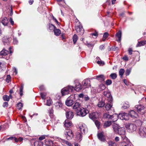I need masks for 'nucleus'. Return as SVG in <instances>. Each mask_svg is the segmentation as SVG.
<instances>
[{
  "instance_id": "603ef678",
  "label": "nucleus",
  "mask_w": 146,
  "mask_h": 146,
  "mask_svg": "<svg viewBox=\"0 0 146 146\" xmlns=\"http://www.w3.org/2000/svg\"><path fill=\"white\" fill-rule=\"evenodd\" d=\"M112 83V81L110 80H108L106 81V84L107 85H109Z\"/></svg>"
},
{
  "instance_id": "58836bf2",
  "label": "nucleus",
  "mask_w": 146,
  "mask_h": 146,
  "mask_svg": "<svg viewBox=\"0 0 146 146\" xmlns=\"http://www.w3.org/2000/svg\"><path fill=\"white\" fill-rule=\"evenodd\" d=\"M125 72V70L123 69H121L119 71V74L121 77H122Z\"/></svg>"
},
{
  "instance_id": "4468645a",
  "label": "nucleus",
  "mask_w": 146,
  "mask_h": 146,
  "mask_svg": "<svg viewBox=\"0 0 146 146\" xmlns=\"http://www.w3.org/2000/svg\"><path fill=\"white\" fill-rule=\"evenodd\" d=\"M82 108L80 104L77 102L75 103L74 105L73 106V109L74 110H76L80 109Z\"/></svg>"
},
{
  "instance_id": "37998d69",
  "label": "nucleus",
  "mask_w": 146,
  "mask_h": 146,
  "mask_svg": "<svg viewBox=\"0 0 146 146\" xmlns=\"http://www.w3.org/2000/svg\"><path fill=\"white\" fill-rule=\"evenodd\" d=\"M105 103L103 102H100L98 104V106L99 107H103L105 105Z\"/></svg>"
},
{
  "instance_id": "de8ad7c7",
  "label": "nucleus",
  "mask_w": 146,
  "mask_h": 146,
  "mask_svg": "<svg viewBox=\"0 0 146 146\" xmlns=\"http://www.w3.org/2000/svg\"><path fill=\"white\" fill-rule=\"evenodd\" d=\"M40 96L41 98L44 100L45 99V96H46V94L44 93H41Z\"/></svg>"
},
{
  "instance_id": "f03ea898",
  "label": "nucleus",
  "mask_w": 146,
  "mask_h": 146,
  "mask_svg": "<svg viewBox=\"0 0 146 146\" xmlns=\"http://www.w3.org/2000/svg\"><path fill=\"white\" fill-rule=\"evenodd\" d=\"M125 127L126 128L128 132L131 133L135 131L137 129L136 126L132 123H126L125 125Z\"/></svg>"
},
{
  "instance_id": "20e7f679",
  "label": "nucleus",
  "mask_w": 146,
  "mask_h": 146,
  "mask_svg": "<svg viewBox=\"0 0 146 146\" xmlns=\"http://www.w3.org/2000/svg\"><path fill=\"white\" fill-rule=\"evenodd\" d=\"M64 134L66 139L70 140L73 137L74 134L72 130L70 129H66L64 131Z\"/></svg>"
},
{
  "instance_id": "49530a36",
  "label": "nucleus",
  "mask_w": 146,
  "mask_h": 146,
  "mask_svg": "<svg viewBox=\"0 0 146 146\" xmlns=\"http://www.w3.org/2000/svg\"><path fill=\"white\" fill-rule=\"evenodd\" d=\"M131 71V68H130L127 69L125 72V75L126 76H128L129 75Z\"/></svg>"
},
{
  "instance_id": "a18cd8bd",
  "label": "nucleus",
  "mask_w": 146,
  "mask_h": 146,
  "mask_svg": "<svg viewBox=\"0 0 146 146\" xmlns=\"http://www.w3.org/2000/svg\"><path fill=\"white\" fill-rule=\"evenodd\" d=\"M99 88L101 89V90H103L105 89L106 86L104 84H101L100 85Z\"/></svg>"
},
{
  "instance_id": "5fc2aeb1",
  "label": "nucleus",
  "mask_w": 146,
  "mask_h": 146,
  "mask_svg": "<svg viewBox=\"0 0 146 146\" xmlns=\"http://www.w3.org/2000/svg\"><path fill=\"white\" fill-rule=\"evenodd\" d=\"M129 106L128 104L125 103L123 104V107L124 108L126 109L127 108H129Z\"/></svg>"
},
{
  "instance_id": "e433bc0d",
  "label": "nucleus",
  "mask_w": 146,
  "mask_h": 146,
  "mask_svg": "<svg viewBox=\"0 0 146 146\" xmlns=\"http://www.w3.org/2000/svg\"><path fill=\"white\" fill-rule=\"evenodd\" d=\"M110 77L113 79H115L117 77V75L116 73H112L110 76Z\"/></svg>"
},
{
  "instance_id": "c85d7f7f",
  "label": "nucleus",
  "mask_w": 146,
  "mask_h": 146,
  "mask_svg": "<svg viewBox=\"0 0 146 146\" xmlns=\"http://www.w3.org/2000/svg\"><path fill=\"white\" fill-rule=\"evenodd\" d=\"M111 102H110V104L108 103L105 106V108L107 110H109L112 108V104Z\"/></svg>"
},
{
  "instance_id": "6e6552de",
  "label": "nucleus",
  "mask_w": 146,
  "mask_h": 146,
  "mask_svg": "<svg viewBox=\"0 0 146 146\" xmlns=\"http://www.w3.org/2000/svg\"><path fill=\"white\" fill-rule=\"evenodd\" d=\"M66 116L67 119H71L74 117V113L71 110H67L66 111Z\"/></svg>"
},
{
  "instance_id": "1a4fd4ad",
  "label": "nucleus",
  "mask_w": 146,
  "mask_h": 146,
  "mask_svg": "<svg viewBox=\"0 0 146 146\" xmlns=\"http://www.w3.org/2000/svg\"><path fill=\"white\" fill-rule=\"evenodd\" d=\"M104 95L107 98V100L109 102H111L113 99L110 93L108 91H106L104 92Z\"/></svg>"
},
{
  "instance_id": "9b49d317",
  "label": "nucleus",
  "mask_w": 146,
  "mask_h": 146,
  "mask_svg": "<svg viewBox=\"0 0 146 146\" xmlns=\"http://www.w3.org/2000/svg\"><path fill=\"white\" fill-rule=\"evenodd\" d=\"M139 133L142 136L145 137L146 136V128L141 127L139 131Z\"/></svg>"
},
{
  "instance_id": "ddd939ff",
  "label": "nucleus",
  "mask_w": 146,
  "mask_h": 146,
  "mask_svg": "<svg viewBox=\"0 0 146 146\" xmlns=\"http://www.w3.org/2000/svg\"><path fill=\"white\" fill-rule=\"evenodd\" d=\"M89 117L90 118L93 120H95L98 117L97 113L93 112L90 114Z\"/></svg>"
},
{
  "instance_id": "7c9ffc66",
  "label": "nucleus",
  "mask_w": 146,
  "mask_h": 146,
  "mask_svg": "<svg viewBox=\"0 0 146 146\" xmlns=\"http://www.w3.org/2000/svg\"><path fill=\"white\" fill-rule=\"evenodd\" d=\"M122 146H131L132 144L131 143L129 142H123L121 143Z\"/></svg>"
},
{
  "instance_id": "dca6fc26",
  "label": "nucleus",
  "mask_w": 146,
  "mask_h": 146,
  "mask_svg": "<svg viewBox=\"0 0 146 146\" xmlns=\"http://www.w3.org/2000/svg\"><path fill=\"white\" fill-rule=\"evenodd\" d=\"M98 139L101 141L104 142L106 141L104 136L102 133H99L97 135Z\"/></svg>"
},
{
  "instance_id": "39448f33",
  "label": "nucleus",
  "mask_w": 146,
  "mask_h": 146,
  "mask_svg": "<svg viewBox=\"0 0 146 146\" xmlns=\"http://www.w3.org/2000/svg\"><path fill=\"white\" fill-rule=\"evenodd\" d=\"M135 108L137 110V112L141 114H143L145 113V107L142 105H138L135 106Z\"/></svg>"
},
{
  "instance_id": "5701e85b",
  "label": "nucleus",
  "mask_w": 146,
  "mask_h": 146,
  "mask_svg": "<svg viewBox=\"0 0 146 146\" xmlns=\"http://www.w3.org/2000/svg\"><path fill=\"white\" fill-rule=\"evenodd\" d=\"M116 36L118 38V39L117 41L118 42H120L121 40V31H119L116 35Z\"/></svg>"
},
{
  "instance_id": "f8f14e48",
  "label": "nucleus",
  "mask_w": 146,
  "mask_h": 146,
  "mask_svg": "<svg viewBox=\"0 0 146 146\" xmlns=\"http://www.w3.org/2000/svg\"><path fill=\"white\" fill-rule=\"evenodd\" d=\"M75 29L77 32L80 33V35H82L83 34V30L81 25H79L76 26Z\"/></svg>"
},
{
  "instance_id": "aec40b11",
  "label": "nucleus",
  "mask_w": 146,
  "mask_h": 146,
  "mask_svg": "<svg viewBox=\"0 0 146 146\" xmlns=\"http://www.w3.org/2000/svg\"><path fill=\"white\" fill-rule=\"evenodd\" d=\"M65 103L66 105L68 106H72L74 103V101L72 100H70L67 99L65 102Z\"/></svg>"
},
{
  "instance_id": "f704fd0d",
  "label": "nucleus",
  "mask_w": 146,
  "mask_h": 146,
  "mask_svg": "<svg viewBox=\"0 0 146 146\" xmlns=\"http://www.w3.org/2000/svg\"><path fill=\"white\" fill-rule=\"evenodd\" d=\"M111 123V121H107L104 123V127H106L110 126Z\"/></svg>"
},
{
  "instance_id": "864d4df0",
  "label": "nucleus",
  "mask_w": 146,
  "mask_h": 146,
  "mask_svg": "<svg viewBox=\"0 0 146 146\" xmlns=\"http://www.w3.org/2000/svg\"><path fill=\"white\" fill-rule=\"evenodd\" d=\"M95 123L97 127L98 128L100 125V122L97 120H96L95 122Z\"/></svg>"
},
{
  "instance_id": "7ed1b4c3",
  "label": "nucleus",
  "mask_w": 146,
  "mask_h": 146,
  "mask_svg": "<svg viewBox=\"0 0 146 146\" xmlns=\"http://www.w3.org/2000/svg\"><path fill=\"white\" fill-rule=\"evenodd\" d=\"M74 88L72 86H68L64 88L61 90L62 95L64 96L68 94L69 92H72Z\"/></svg>"
},
{
  "instance_id": "a19ab883",
  "label": "nucleus",
  "mask_w": 146,
  "mask_h": 146,
  "mask_svg": "<svg viewBox=\"0 0 146 146\" xmlns=\"http://www.w3.org/2000/svg\"><path fill=\"white\" fill-rule=\"evenodd\" d=\"M3 98L4 101H8L10 99L9 96L7 95H4L3 96Z\"/></svg>"
},
{
  "instance_id": "b1692460",
  "label": "nucleus",
  "mask_w": 146,
  "mask_h": 146,
  "mask_svg": "<svg viewBox=\"0 0 146 146\" xmlns=\"http://www.w3.org/2000/svg\"><path fill=\"white\" fill-rule=\"evenodd\" d=\"M64 125L66 127H69L71 125L72 123L68 120H66L64 122Z\"/></svg>"
},
{
  "instance_id": "6e6d98bb",
  "label": "nucleus",
  "mask_w": 146,
  "mask_h": 146,
  "mask_svg": "<svg viewBox=\"0 0 146 146\" xmlns=\"http://www.w3.org/2000/svg\"><path fill=\"white\" fill-rule=\"evenodd\" d=\"M13 43L14 44H17L18 43V41L16 38H14L13 39Z\"/></svg>"
},
{
  "instance_id": "f257e3e1",
  "label": "nucleus",
  "mask_w": 146,
  "mask_h": 146,
  "mask_svg": "<svg viewBox=\"0 0 146 146\" xmlns=\"http://www.w3.org/2000/svg\"><path fill=\"white\" fill-rule=\"evenodd\" d=\"M112 127L114 132L119 135H124L125 133V129L123 127H119L116 124H114L112 125Z\"/></svg>"
},
{
  "instance_id": "2eb2a0df",
  "label": "nucleus",
  "mask_w": 146,
  "mask_h": 146,
  "mask_svg": "<svg viewBox=\"0 0 146 146\" xmlns=\"http://www.w3.org/2000/svg\"><path fill=\"white\" fill-rule=\"evenodd\" d=\"M115 115H111L108 113H106L104 114L103 115V117L104 118L109 119H112L115 116Z\"/></svg>"
},
{
  "instance_id": "13d9d810",
  "label": "nucleus",
  "mask_w": 146,
  "mask_h": 146,
  "mask_svg": "<svg viewBox=\"0 0 146 146\" xmlns=\"http://www.w3.org/2000/svg\"><path fill=\"white\" fill-rule=\"evenodd\" d=\"M66 141L64 139H61L60 140V142H61V143L63 145H65V142Z\"/></svg>"
},
{
  "instance_id": "a211bd4d",
  "label": "nucleus",
  "mask_w": 146,
  "mask_h": 146,
  "mask_svg": "<svg viewBox=\"0 0 146 146\" xmlns=\"http://www.w3.org/2000/svg\"><path fill=\"white\" fill-rule=\"evenodd\" d=\"M129 114L132 117L137 118L138 116L137 113L133 110L130 111L129 113Z\"/></svg>"
},
{
  "instance_id": "473e14b6",
  "label": "nucleus",
  "mask_w": 146,
  "mask_h": 146,
  "mask_svg": "<svg viewBox=\"0 0 146 146\" xmlns=\"http://www.w3.org/2000/svg\"><path fill=\"white\" fill-rule=\"evenodd\" d=\"M76 136L77 139L80 141L81 140L82 138V135L79 132H78L76 134Z\"/></svg>"
},
{
  "instance_id": "680f3d73",
  "label": "nucleus",
  "mask_w": 146,
  "mask_h": 146,
  "mask_svg": "<svg viewBox=\"0 0 146 146\" xmlns=\"http://www.w3.org/2000/svg\"><path fill=\"white\" fill-rule=\"evenodd\" d=\"M66 145L69 146H71V144L69 143L68 141H66L65 142V145Z\"/></svg>"
},
{
  "instance_id": "0eeeda50",
  "label": "nucleus",
  "mask_w": 146,
  "mask_h": 146,
  "mask_svg": "<svg viewBox=\"0 0 146 146\" xmlns=\"http://www.w3.org/2000/svg\"><path fill=\"white\" fill-rule=\"evenodd\" d=\"M115 116L118 117L119 118L122 120H127L129 119L128 115L125 112L120 113L118 115H116Z\"/></svg>"
},
{
  "instance_id": "3c124183",
  "label": "nucleus",
  "mask_w": 146,
  "mask_h": 146,
  "mask_svg": "<svg viewBox=\"0 0 146 146\" xmlns=\"http://www.w3.org/2000/svg\"><path fill=\"white\" fill-rule=\"evenodd\" d=\"M11 79V77L9 75H7L6 79V81L7 82L9 83Z\"/></svg>"
},
{
  "instance_id": "a878e982",
  "label": "nucleus",
  "mask_w": 146,
  "mask_h": 146,
  "mask_svg": "<svg viewBox=\"0 0 146 146\" xmlns=\"http://www.w3.org/2000/svg\"><path fill=\"white\" fill-rule=\"evenodd\" d=\"M55 106L57 109H59L60 108L62 107V104L61 102L58 101L55 103Z\"/></svg>"
},
{
  "instance_id": "cd10ccee",
  "label": "nucleus",
  "mask_w": 146,
  "mask_h": 146,
  "mask_svg": "<svg viewBox=\"0 0 146 146\" xmlns=\"http://www.w3.org/2000/svg\"><path fill=\"white\" fill-rule=\"evenodd\" d=\"M1 23L4 25L7 26L8 23V21L6 18H4L2 20Z\"/></svg>"
},
{
  "instance_id": "9d476101",
  "label": "nucleus",
  "mask_w": 146,
  "mask_h": 146,
  "mask_svg": "<svg viewBox=\"0 0 146 146\" xmlns=\"http://www.w3.org/2000/svg\"><path fill=\"white\" fill-rule=\"evenodd\" d=\"M79 129L82 133H85L88 131V129L86 125L84 124L80 125L79 127Z\"/></svg>"
},
{
  "instance_id": "bb28decb",
  "label": "nucleus",
  "mask_w": 146,
  "mask_h": 146,
  "mask_svg": "<svg viewBox=\"0 0 146 146\" xmlns=\"http://www.w3.org/2000/svg\"><path fill=\"white\" fill-rule=\"evenodd\" d=\"M90 82V81L88 80H84L82 82V84L83 86H85V87H87L88 86H89V82Z\"/></svg>"
},
{
  "instance_id": "4c0bfd02",
  "label": "nucleus",
  "mask_w": 146,
  "mask_h": 146,
  "mask_svg": "<svg viewBox=\"0 0 146 146\" xmlns=\"http://www.w3.org/2000/svg\"><path fill=\"white\" fill-rule=\"evenodd\" d=\"M17 108L19 110H21L22 109L23 106V104L21 102H19L17 104Z\"/></svg>"
},
{
  "instance_id": "052dcab7",
  "label": "nucleus",
  "mask_w": 146,
  "mask_h": 146,
  "mask_svg": "<svg viewBox=\"0 0 146 146\" xmlns=\"http://www.w3.org/2000/svg\"><path fill=\"white\" fill-rule=\"evenodd\" d=\"M91 35H92V36H96L98 35V33L96 32L95 33L91 34Z\"/></svg>"
},
{
  "instance_id": "338daca9",
  "label": "nucleus",
  "mask_w": 146,
  "mask_h": 146,
  "mask_svg": "<svg viewBox=\"0 0 146 146\" xmlns=\"http://www.w3.org/2000/svg\"><path fill=\"white\" fill-rule=\"evenodd\" d=\"M99 48L101 50H102L104 49V46L103 45H101L100 46Z\"/></svg>"
},
{
  "instance_id": "774afa93",
  "label": "nucleus",
  "mask_w": 146,
  "mask_h": 146,
  "mask_svg": "<svg viewBox=\"0 0 146 146\" xmlns=\"http://www.w3.org/2000/svg\"><path fill=\"white\" fill-rule=\"evenodd\" d=\"M115 140L116 142H118L119 140V138L118 137H116L115 138Z\"/></svg>"
},
{
  "instance_id": "2f4dec72",
  "label": "nucleus",
  "mask_w": 146,
  "mask_h": 146,
  "mask_svg": "<svg viewBox=\"0 0 146 146\" xmlns=\"http://www.w3.org/2000/svg\"><path fill=\"white\" fill-rule=\"evenodd\" d=\"M146 44V41L138 42V44L136 46L137 47L143 46Z\"/></svg>"
},
{
  "instance_id": "c03bdc74",
  "label": "nucleus",
  "mask_w": 146,
  "mask_h": 146,
  "mask_svg": "<svg viewBox=\"0 0 146 146\" xmlns=\"http://www.w3.org/2000/svg\"><path fill=\"white\" fill-rule=\"evenodd\" d=\"M52 103V101L51 99H49L48 100H47L46 102V105L50 106L51 104Z\"/></svg>"
},
{
  "instance_id": "c756f323",
  "label": "nucleus",
  "mask_w": 146,
  "mask_h": 146,
  "mask_svg": "<svg viewBox=\"0 0 146 146\" xmlns=\"http://www.w3.org/2000/svg\"><path fill=\"white\" fill-rule=\"evenodd\" d=\"M54 33L56 35L58 36L61 34V31L59 29H56H56H54Z\"/></svg>"
},
{
  "instance_id": "0e129e2a",
  "label": "nucleus",
  "mask_w": 146,
  "mask_h": 146,
  "mask_svg": "<svg viewBox=\"0 0 146 146\" xmlns=\"http://www.w3.org/2000/svg\"><path fill=\"white\" fill-rule=\"evenodd\" d=\"M86 44L88 47H91L94 46L93 44L89 43H87Z\"/></svg>"
},
{
  "instance_id": "f3484780",
  "label": "nucleus",
  "mask_w": 146,
  "mask_h": 146,
  "mask_svg": "<svg viewBox=\"0 0 146 146\" xmlns=\"http://www.w3.org/2000/svg\"><path fill=\"white\" fill-rule=\"evenodd\" d=\"M96 78L101 82L104 81L105 80V77L103 75H100L96 76Z\"/></svg>"
},
{
  "instance_id": "393cba45",
  "label": "nucleus",
  "mask_w": 146,
  "mask_h": 146,
  "mask_svg": "<svg viewBox=\"0 0 146 146\" xmlns=\"http://www.w3.org/2000/svg\"><path fill=\"white\" fill-rule=\"evenodd\" d=\"M107 143L108 146H118L117 143L111 141H109Z\"/></svg>"
},
{
  "instance_id": "4d7b16f0",
  "label": "nucleus",
  "mask_w": 146,
  "mask_h": 146,
  "mask_svg": "<svg viewBox=\"0 0 146 146\" xmlns=\"http://www.w3.org/2000/svg\"><path fill=\"white\" fill-rule=\"evenodd\" d=\"M8 104L7 102H5L3 103V106L4 107H8Z\"/></svg>"
},
{
  "instance_id": "8fccbe9b",
  "label": "nucleus",
  "mask_w": 146,
  "mask_h": 146,
  "mask_svg": "<svg viewBox=\"0 0 146 146\" xmlns=\"http://www.w3.org/2000/svg\"><path fill=\"white\" fill-rule=\"evenodd\" d=\"M97 63L99 65H100L101 66H103L105 64L104 62L102 61H98L97 62Z\"/></svg>"
},
{
  "instance_id": "79ce46f5",
  "label": "nucleus",
  "mask_w": 146,
  "mask_h": 146,
  "mask_svg": "<svg viewBox=\"0 0 146 146\" xmlns=\"http://www.w3.org/2000/svg\"><path fill=\"white\" fill-rule=\"evenodd\" d=\"M23 85H21L20 89V92L19 93L21 96H22L23 95Z\"/></svg>"
},
{
  "instance_id": "09e8293b",
  "label": "nucleus",
  "mask_w": 146,
  "mask_h": 146,
  "mask_svg": "<svg viewBox=\"0 0 146 146\" xmlns=\"http://www.w3.org/2000/svg\"><path fill=\"white\" fill-rule=\"evenodd\" d=\"M49 28L50 30H54V29H55L56 28L54 25L52 24H51L49 25Z\"/></svg>"
},
{
  "instance_id": "69168bd1",
  "label": "nucleus",
  "mask_w": 146,
  "mask_h": 146,
  "mask_svg": "<svg viewBox=\"0 0 146 146\" xmlns=\"http://www.w3.org/2000/svg\"><path fill=\"white\" fill-rule=\"evenodd\" d=\"M129 54V55H131L132 54V50L131 48H129L128 50Z\"/></svg>"
},
{
  "instance_id": "c9c22d12",
  "label": "nucleus",
  "mask_w": 146,
  "mask_h": 146,
  "mask_svg": "<svg viewBox=\"0 0 146 146\" xmlns=\"http://www.w3.org/2000/svg\"><path fill=\"white\" fill-rule=\"evenodd\" d=\"M78 38L77 36L76 35H74L73 37V40L74 43L75 44Z\"/></svg>"
},
{
  "instance_id": "e2e57ef3",
  "label": "nucleus",
  "mask_w": 146,
  "mask_h": 146,
  "mask_svg": "<svg viewBox=\"0 0 146 146\" xmlns=\"http://www.w3.org/2000/svg\"><path fill=\"white\" fill-rule=\"evenodd\" d=\"M84 98L86 101H88L89 100V98L87 96H85Z\"/></svg>"
},
{
  "instance_id": "bf43d9fd",
  "label": "nucleus",
  "mask_w": 146,
  "mask_h": 146,
  "mask_svg": "<svg viewBox=\"0 0 146 146\" xmlns=\"http://www.w3.org/2000/svg\"><path fill=\"white\" fill-rule=\"evenodd\" d=\"M39 88L40 90H43L45 89L43 85L40 86Z\"/></svg>"
},
{
  "instance_id": "6ab92c4d",
  "label": "nucleus",
  "mask_w": 146,
  "mask_h": 146,
  "mask_svg": "<svg viewBox=\"0 0 146 146\" xmlns=\"http://www.w3.org/2000/svg\"><path fill=\"white\" fill-rule=\"evenodd\" d=\"M9 53V51L3 49L0 52V56H5L7 55Z\"/></svg>"
},
{
  "instance_id": "412c9836",
  "label": "nucleus",
  "mask_w": 146,
  "mask_h": 146,
  "mask_svg": "<svg viewBox=\"0 0 146 146\" xmlns=\"http://www.w3.org/2000/svg\"><path fill=\"white\" fill-rule=\"evenodd\" d=\"M45 138V137L44 135H42L38 138V140L40 141H38V143L39 144L38 146H42L43 142L40 141L44 139Z\"/></svg>"
},
{
  "instance_id": "423d86ee",
  "label": "nucleus",
  "mask_w": 146,
  "mask_h": 146,
  "mask_svg": "<svg viewBox=\"0 0 146 146\" xmlns=\"http://www.w3.org/2000/svg\"><path fill=\"white\" fill-rule=\"evenodd\" d=\"M76 112L78 115L82 117L85 116L87 114L86 110L83 107L76 110Z\"/></svg>"
},
{
  "instance_id": "72a5a7b5",
  "label": "nucleus",
  "mask_w": 146,
  "mask_h": 146,
  "mask_svg": "<svg viewBox=\"0 0 146 146\" xmlns=\"http://www.w3.org/2000/svg\"><path fill=\"white\" fill-rule=\"evenodd\" d=\"M10 39V38L7 36H5L3 38V40L4 42H8Z\"/></svg>"
},
{
  "instance_id": "ea45409f",
  "label": "nucleus",
  "mask_w": 146,
  "mask_h": 146,
  "mask_svg": "<svg viewBox=\"0 0 146 146\" xmlns=\"http://www.w3.org/2000/svg\"><path fill=\"white\" fill-rule=\"evenodd\" d=\"M109 35L108 33H105L104 34L102 40L103 41H104L106 38Z\"/></svg>"
},
{
  "instance_id": "4be33fe9",
  "label": "nucleus",
  "mask_w": 146,
  "mask_h": 146,
  "mask_svg": "<svg viewBox=\"0 0 146 146\" xmlns=\"http://www.w3.org/2000/svg\"><path fill=\"white\" fill-rule=\"evenodd\" d=\"M82 89L81 85L79 82L77 83L76 84L75 90L77 91H79Z\"/></svg>"
}]
</instances>
